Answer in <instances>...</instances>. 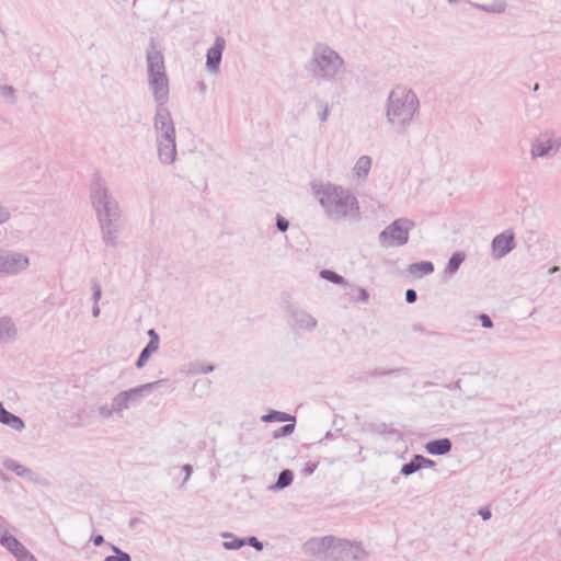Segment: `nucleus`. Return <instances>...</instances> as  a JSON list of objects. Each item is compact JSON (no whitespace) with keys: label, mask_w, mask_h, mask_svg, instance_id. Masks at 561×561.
Wrapping results in <instances>:
<instances>
[{"label":"nucleus","mask_w":561,"mask_h":561,"mask_svg":"<svg viewBox=\"0 0 561 561\" xmlns=\"http://www.w3.org/2000/svg\"><path fill=\"white\" fill-rule=\"evenodd\" d=\"M322 545L329 549H332V554H334L335 552L345 550L346 547L348 546V543L345 541L334 540L332 538L323 539Z\"/></svg>","instance_id":"17"},{"label":"nucleus","mask_w":561,"mask_h":561,"mask_svg":"<svg viewBox=\"0 0 561 561\" xmlns=\"http://www.w3.org/2000/svg\"><path fill=\"white\" fill-rule=\"evenodd\" d=\"M161 123L163 136L159 141V157L162 162H172L175 158L174 128L168 116L160 115L157 124Z\"/></svg>","instance_id":"3"},{"label":"nucleus","mask_w":561,"mask_h":561,"mask_svg":"<svg viewBox=\"0 0 561 561\" xmlns=\"http://www.w3.org/2000/svg\"><path fill=\"white\" fill-rule=\"evenodd\" d=\"M480 514L482 515L483 519H489L491 517V512L489 510L480 511Z\"/></svg>","instance_id":"33"},{"label":"nucleus","mask_w":561,"mask_h":561,"mask_svg":"<svg viewBox=\"0 0 561 561\" xmlns=\"http://www.w3.org/2000/svg\"><path fill=\"white\" fill-rule=\"evenodd\" d=\"M371 168V160L367 156L360 157L355 167H354V173L357 178H365Z\"/></svg>","instance_id":"16"},{"label":"nucleus","mask_w":561,"mask_h":561,"mask_svg":"<svg viewBox=\"0 0 561 561\" xmlns=\"http://www.w3.org/2000/svg\"><path fill=\"white\" fill-rule=\"evenodd\" d=\"M463 260H465V255L462 253H460V252L454 253L448 262V265H447L448 272L449 273L456 272L459 268V266Z\"/></svg>","instance_id":"18"},{"label":"nucleus","mask_w":561,"mask_h":561,"mask_svg":"<svg viewBox=\"0 0 561 561\" xmlns=\"http://www.w3.org/2000/svg\"><path fill=\"white\" fill-rule=\"evenodd\" d=\"M434 271V266L431 262H420L411 264L408 268V272L413 277H421L423 275H428Z\"/></svg>","instance_id":"14"},{"label":"nucleus","mask_w":561,"mask_h":561,"mask_svg":"<svg viewBox=\"0 0 561 561\" xmlns=\"http://www.w3.org/2000/svg\"><path fill=\"white\" fill-rule=\"evenodd\" d=\"M251 545L254 546L257 549L262 548V545L256 540V538H251Z\"/></svg>","instance_id":"34"},{"label":"nucleus","mask_w":561,"mask_h":561,"mask_svg":"<svg viewBox=\"0 0 561 561\" xmlns=\"http://www.w3.org/2000/svg\"><path fill=\"white\" fill-rule=\"evenodd\" d=\"M425 448L428 454L444 455L450 450L451 444H450L449 439L443 438V439L428 442L426 444Z\"/></svg>","instance_id":"12"},{"label":"nucleus","mask_w":561,"mask_h":561,"mask_svg":"<svg viewBox=\"0 0 561 561\" xmlns=\"http://www.w3.org/2000/svg\"><path fill=\"white\" fill-rule=\"evenodd\" d=\"M417 108L416 95L407 89L397 88L389 98L388 117L392 122L404 123L412 118Z\"/></svg>","instance_id":"2"},{"label":"nucleus","mask_w":561,"mask_h":561,"mask_svg":"<svg viewBox=\"0 0 561 561\" xmlns=\"http://www.w3.org/2000/svg\"><path fill=\"white\" fill-rule=\"evenodd\" d=\"M148 68H149V75L150 76H154V75H160V73H165L164 72V60H163V56L160 51L153 49L151 51L148 53Z\"/></svg>","instance_id":"9"},{"label":"nucleus","mask_w":561,"mask_h":561,"mask_svg":"<svg viewBox=\"0 0 561 561\" xmlns=\"http://www.w3.org/2000/svg\"><path fill=\"white\" fill-rule=\"evenodd\" d=\"M407 301L412 304L416 300V293L413 289H408L405 293Z\"/></svg>","instance_id":"29"},{"label":"nucleus","mask_w":561,"mask_h":561,"mask_svg":"<svg viewBox=\"0 0 561 561\" xmlns=\"http://www.w3.org/2000/svg\"><path fill=\"white\" fill-rule=\"evenodd\" d=\"M139 397L138 390H130L129 392H124L122 394V400L124 401L125 405L127 407V402L129 400H136Z\"/></svg>","instance_id":"24"},{"label":"nucleus","mask_w":561,"mask_h":561,"mask_svg":"<svg viewBox=\"0 0 561 561\" xmlns=\"http://www.w3.org/2000/svg\"><path fill=\"white\" fill-rule=\"evenodd\" d=\"M479 318H480V321H481V324L483 328H488V329L492 328L493 323L489 316L481 314Z\"/></svg>","instance_id":"28"},{"label":"nucleus","mask_w":561,"mask_h":561,"mask_svg":"<svg viewBox=\"0 0 561 561\" xmlns=\"http://www.w3.org/2000/svg\"><path fill=\"white\" fill-rule=\"evenodd\" d=\"M411 226L412 224L408 220H396L382 232V237L394 244H404L408 241Z\"/></svg>","instance_id":"5"},{"label":"nucleus","mask_w":561,"mask_h":561,"mask_svg":"<svg viewBox=\"0 0 561 561\" xmlns=\"http://www.w3.org/2000/svg\"><path fill=\"white\" fill-rule=\"evenodd\" d=\"M321 205L334 217L354 218L359 214L358 203L348 191L328 187L321 193Z\"/></svg>","instance_id":"1"},{"label":"nucleus","mask_w":561,"mask_h":561,"mask_svg":"<svg viewBox=\"0 0 561 561\" xmlns=\"http://www.w3.org/2000/svg\"><path fill=\"white\" fill-rule=\"evenodd\" d=\"M262 420L265 421V422H272V421H274V422H285V421H288V420L294 422L293 417H289L287 414H285L283 412H273L271 414L263 415ZM294 426H295L294 423H290V424H287V425L283 426L280 428L282 435H287V434L291 433L293 430H294Z\"/></svg>","instance_id":"11"},{"label":"nucleus","mask_w":561,"mask_h":561,"mask_svg":"<svg viewBox=\"0 0 561 561\" xmlns=\"http://www.w3.org/2000/svg\"><path fill=\"white\" fill-rule=\"evenodd\" d=\"M148 335L150 336V340L159 341V336H158V334L156 333V331H154V330H152V329H151V330H149V331H148Z\"/></svg>","instance_id":"32"},{"label":"nucleus","mask_w":561,"mask_h":561,"mask_svg":"<svg viewBox=\"0 0 561 561\" xmlns=\"http://www.w3.org/2000/svg\"><path fill=\"white\" fill-rule=\"evenodd\" d=\"M427 463H431V460L424 458L423 456H415L409 463L402 467L401 472L408 476L421 469Z\"/></svg>","instance_id":"15"},{"label":"nucleus","mask_w":561,"mask_h":561,"mask_svg":"<svg viewBox=\"0 0 561 561\" xmlns=\"http://www.w3.org/2000/svg\"><path fill=\"white\" fill-rule=\"evenodd\" d=\"M277 227L279 230L285 231L288 228V221L283 217L277 218Z\"/></svg>","instance_id":"30"},{"label":"nucleus","mask_w":561,"mask_h":561,"mask_svg":"<svg viewBox=\"0 0 561 561\" xmlns=\"http://www.w3.org/2000/svg\"><path fill=\"white\" fill-rule=\"evenodd\" d=\"M514 248V233L505 231L496 236L492 242V250L496 257H502Z\"/></svg>","instance_id":"6"},{"label":"nucleus","mask_w":561,"mask_h":561,"mask_svg":"<svg viewBox=\"0 0 561 561\" xmlns=\"http://www.w3.org/2000/svg\"><path fill=\"white\" fill-rule=\"evenodd\" d=\"M102 542H103V537L102 536H96L94 538L95 546H100Z\"/></svg>","instance_id":"35"},{"label":"nucleus","mask_w":561,"mask_h":561,"mask_svg":"<svg viewBox=\"0 0 561 561\" xmlns=\"http://www.w3.org/2000/svg\"><path fill=\"white\" fill-rule=\"evenodd\" d=\"M1 543L19 559V561H35L34 557L12 536H3Z\"/></svg>","instance_id":"7"},{"label":"nucleus","mask_w":561,"mask_h":561,"mask_svg":"<svg viewBox=\"0 0 561 561\" xmlns=\"http://www.w3.org/2000/svg\"><path fill=\"white\" fill-rule=\"evenodd\" d=\"M356 299L360 300V301H367V299H368L367 291L365 289H357Z\"/></svg>","instance_id":"31"},{"label":"nucleus","mask_w":561,"mask_h":561,"mask_svg":"<svg viewBox=\"0 0 561 561\" xmlns=\"http://www.w3.org/2000/svg\"><path fill=\"white\" fill-rule=\"evenodd\" d=\"M321 276L325 279H329L333 283H336V284H340L343 282V278L337 275L336 273L332 272V271H328V270H324L321 272Z\"/></svg>","instance_id":"23"},{"label":"nucleus","mask_w":561,"mask_h":561,"mask_svg":"<svg viewBox=\"0 0 561 561\" xmlns=\"http://www.w3.org/2000/svg\"><path fill=\"white\" fill-rule=\"evenodd\" d=\"M150 84L158 98H164L168 94V78L165 73L150 76Z\"/></svg>","instance_id":"10"},{"label":"nucleus","mask_w":561,"mask_h":561,"mask_svg":"<svg viewBox=\"0 0 561 561\" xmlns=\"http://www.w3.org/2000/svg\"><path fill=\"white\" fill-rule=\"evenodd\" d=\"M158 348H159V341H156V340H150L148 345L145 347V350L147 352H149L150 354L156 353L158 351Z\"/></svg>","instance_id":"26"},{"label":"nucleus","mask_w":561,"mask_h":561,"mask_svg":"<svg viewBox=\"0 0 561 561\" xmlns=\"http://www.w3.org/2000/svg\"><path fill=\"white\" fill-rule=\"evenodd\" d=\"M12 261L15 266L10 264L9 267L7 268V271H11V272L16 271L18 268L25 267L28 263L27 259L22 257V256H18L16 259L13 257Z\"/></svg>","instance_id":"22"},{"label":"nucleus","mask_w":561,"mask_h":561,"mask_svg":"<svg viewBox=\"0 0 561 561\" xmlns=\"http://www.w3.org/2000/svg\"><path fill=\"white\" fill-rule=\"evenodd\" d=\"M293 482V472L290 470H284L277 480V488L283 489L288 486Z\"/></svg>","instance_id":"19"},{"label":"nucleus","mask_w":561,"mask_h":561,"mask_svg":"<svg viewBox=\"0 0 561 561\" xmlns=\"http://www.w3.org/2000/svg\"><path fill=\"white\" fill-rule=\"evenodd\" d=\"M314 64L320 72L332 75L342 68L343 60L335 51L324 48L316 55Z\"/></svg>","instance_id":"4"},{"label":"nucleus","mask_w":561,"mask_h":561,"mask_svg":"<svg viewBox=\"0 0 561 561\" xmlns=\"http://www.w3.org/2000/svg\"><path fill=\"white\" fill-rule=\"evenodd\" d=\"M105 561H130L128 554L119 553L118 556L107 557Z\"/></svg>","instance_id":"27"},{"label":"nucleus","mask_w":561,"mask_h":561,"mask_svg":"<svg viewBox=\"0 0 561 561\" xmlns=\"http://www.w3.org/2000/svg\"><path fill=\"white\" fill-rule=\"evenodd\" d=\"M0 422H2L3 424H7L18 431L22 430L24 427L22 420L19 416L7 411L1 404H0Z\"/></svg>","instance_id":"13"},{"label":"nucleus","mask_w":561,"mask_h":561,"mask_svg":"<svg viewBox=\"0 0 561 561\" xmlns=\"http://www.w3.org/2000/svg\"><path fill=\"white\" fill-rule=\"evenodd\" d=\"M150 353L147 352L146 350H144L138 358V362H137V367H142L149 359L150 357Z\"/></svg>","instance_id":"25"},{"label":"nucleus","mask_w":561,"mask_h":561,"mask_svg":"<svg viewBox=\"0 0 561 561\" xmlns=\"http://www.w3.org/2000/svg\"><path fill=\"white\" fill-rule=\"evenodd\" d=\"M551 148V145L550 142H547V145H543V144H535L533 146V149H531V153L533 156L535 157H541L543 156L545 153H547L549 151V149Z\"/></svg>","instance_id":"21"},{"label":"nucleus","mask_w":561,"mask_h":561,"mask_svg":"<svg viewBox=\"0 0 561 561\" xmlns=\"http://www.w3.org/2000/svg\"><path fill=\"white\" fill-rule=\"evenodd\" d=\"M225 48L224 38L218 37L213 47L207 53V65L210 69H216L221 60L222 50Z\"/></svg>","instance_id":"8"},{"label":"nucleus","mask_w":561,"mask_h":561,"mask_svg":"<svg viewBox=\"0 0 561 561\" xmlns=\"http://www.w3.org/2000/svg\"><path fill=\"white\" fill-rule=\"evenodd\" d=\"M5 467L21 477L26 476L30 472V470L26 467L14 461H8L5 463Z\"/></svg>","instance_id":"20"}]
</instances>
